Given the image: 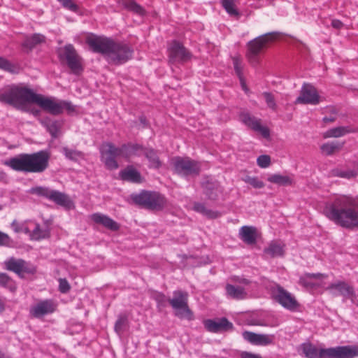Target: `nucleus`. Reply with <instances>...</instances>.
<instances>
[{"mask_svg":"<svg viewBox=\"0 0 358 358\" xmlns=\"http://www.w3.org/2000/svg\"><path fill=\"white\" fill-rule=\"evenodd\" d=\"M63 7L67 8L73 12H78L79 6L73 0H58Z\"/></svg>","mask_w":358,"mask_h":358,"instance_id":"45","label":"nucleus"},{"mask_svg":"<svg viewBox=\"0 0 358 358\" xmlns=\"http://www.w3.org/2000/svg\"><path fill=\"white\" fill-rule=\"evenodd\" d=\"M59 291L61 293L66 294L71 289V286L66 278L59 279Z\"/></svg>","mask_w":358,"mask_h":358,"instance_id":"47","label":"nucleus"},{"mask_svg":"<svg viewBox=\"0 0 358 358\" xmlns=\"http://www.w3.org/2000/svg\"><path fill=\"white\" fill-rule=\"evenodd\" d=\"M257 163L259 167L266 168L271 165V157L267 155H260L257 159Z\"/></svg>","mask_w":358,"mask_h":358,"instance_id":"46","label":"nucleus"},{"mask_svg":"<svg viewBox=\"0 0 358 358\" xmlns=\"http://www.w3.org/2000/svg\"><path fill=\"white\" fill-rule=\"evenodd\" d=\"M3 264L5 269L15 273L21 279H32L37 273V267L23 259L10 257Z\"/></svg>","mask_w":358,"mask_h":358,"instance_id":"11","label":"nucleus"},{"mask_svg":"<svg viewBox=\"0 0 358 358\" xmlns=\"http://www.w3.org/2000/svg\"><path fill=\"white\" fill-rule=\"evenodd\" d=\"M120 177L122 180L134 183H141L143 181L141 173L132 165H128L122 170Z\"/></svg>","mask_w":358,"mask_h":358,"instance_id":"25","label":"nucleus"},{"mask_svg":"<svg viewBox=\"0 0 358 358\" xmlns=\"http://www.w3.org/2000/svg\"><path fill=\"white\" fill-rule=\"evenodd\" d=\"M345 142L337 143H324L321 145L320 149L321 151L324 153L326 155H332L336 152H338L342 150Z\"/></svg>","mask_w":358,"mask_h":358,"instance_id":"35","label":"nucleus"},{"mask_svg":"<svg viewBox=\"0 0 358 358\" xmlns=\"http://www.w3.org/2000/svg\"><path fill=\"white\" fill-rule=\"evenodd\" d=\"M201 185L203 189V194L210 201H216L218 199L219 194L223 192L220 182L217 180H213L208 176L205 178Z\"/></svg>","mask_w":358,"mask_h":358,"instance_id":"19","label":"nucleus"},{"mask_svg":"<svg viewBox=\"0 0 358 358\" xmlns=\"http://www.w3.org/2000/svg\"><path fill=\"white\" fill-rule=\"evenodd\" d=\"M306 358H355L358 356L357 345L338 346L329 348H317L310 342L301 345Z\"/></svg>","mask_w":358,"mask_h":358,"instance_id":"7","label":"nucleus"},{"mask_svg":"<svg viewBox=\"0 0 358 358\" xmlns=\"http://www.w3.org/2000/svg\"><path fill=\"white\" fill-rule=\"evenodd\" d=\"M268 181L282 186L292 185L293 180L287 176L280 174L271 175L268 178Z\"/></svg>","mask_w":358,"mask_h":358,"instance_id":"37","label":"nucleus"},{"mask_svg":"<svg viewBox=\"0 0 358 358\" xmlns=\"http://www.w3.org/2000/svg\"><path fill=\"white\" fill-rule=\"evenodd\" d=\"M243 180L256 189H259L264 187V182L259 180L257 177L247 176L243 179Z\"/></svg>","mask_w":358,"mask_h":358,"instance_id":"44","label":"nucleus"},{"mask_svg":"<svg viewBox=\"0 0 358 358\" xmlns=\"http://www.w3.org/2000/svg\"><path fill=\"white\" fill-rule=\"evenodd\" d=\"M50 155L45 150L27 154H20L11 157L4 164L16 171L42 173L49 166Z\"/></svg>","mask_w":358,"mask_h":358,"instance_id":"5","label":"nucleus"},{"mask_svg":"<svg viewBox=\"0 0 358 358\" xmlns=\"http://www.w3.org/2000/svg\"><path fill=\"white\" fill-rule=\"evenodd\" d=\"M336 120V116L331 115L330 117H324L322 119L323 122L327 124L329 123L334 122Z\"/></svg>","mask_w":358,"mask_h":358,"instance_id":"53","label":"nucleus"},{"mask_svg":"<svg viewBox=\"0 0 358 358\" xmlns=\"http://www.w3.org/2000/svg\"><path fill=\"white\" fill-rule=\"evenodd\" d=\"M0 287L8 289L12 293L17 290L15 280L6 273H0Z\"/></svg>","mask_w":358,"mask_h":358,"instance_id":"30","label":"nucleus"},{"mask_svg":"<svg viewBox=\"0 0 358 358\" xmlns=\"http://www.w3.org/2000/svg\"><path fill=\"white\" fill-rule=\"evenodd\" d=\"M243 81H240L241 84V86H242V88L245 91H248V88L247 87V85L245 83V78L243 77V80H242Z\"/></svg>","mask_w":358,"mask_h":358,"instance_id":"57","label":"nucleus"},{"mask_svg":"<svg viewBox=\"0 0 358 358\" xmlns=\"http://www.w3.org/2000/svg\"><path fill=\"white\" fill-rule=\"evenodd\" d=\"M64 154L67 158L74 160L77 157L80 156L81 153L68 148H64Z\"/></svg>","mask_w":358,"mask_h":358,"instance_id":"48","label":"nucleus"},{"mask_svg":"<svg viewBox=\"0 0 358 358\" xmlns=\"http://www.w3.org/2000/svg\"><path fill=\"white\" fill-rule=\"evenodd\" d=\"M239 120L248 129L259 133L264 138L270 137V131L267 127L263 126L262 120L256 117L248 111H241L238 114Z\"/></svg>","mask_w":358,"mask_h":358,"instance_id":"16","label":"nucleus"},{"mask_svg":"<svg viewBox=\"0 0 358 358\" xmlns=\"http://www.w3.org/2000/svg\"><path fill=\"white\" fill-rule=\"evenodd\" d=\"M226 292L229 296L236 299H243L246 297L247 293L242 287H235L231 284L226 285Z\"/></svg>","mask_w":358,"mask_h":358,"instance_id":"31","label":"nucleus"},{"mask_svg":"<svg viewBox=\"0 0 358 358\" xmlns=\"http://www.w3.org/2000/svg\"><path fill=\"white\" fill-rule=\"evenodd\" d=\"M323 214L338 226L348 229L358 228V197L340 195L327 203Z\"/></svg>","mask_w":358,"mask_h":358,"instance_id":"3","label":"nucleus"},{"mask_svg":"<svg viewBox=\"0 0 358 358\" xmlns=\"http://www.w3.org/2000/svg\"><path fill=\"white\" fill-rule=\"evenodd\" d=\"M101 159L108 170L118 169L117 157L129 161L131 157L139 156L143 153L148 159L152 168L159 169L162 166L157 151L153 148H147L138 143H127L117 147L111 142H103L99 148Z\"/></svg>","mask_w":358,"mask_h":358,"instance_id":"2","label":"nucleus"},{"mask_svg":"<svg viewBox=\"0 0 358 358\" xmlns=\"http://www.w3.org/2000/svg\"><path fill=\"white\" fill-rule=\"evenodd\" d=\"M331 175L333 176L350 179L351 178L356 177L357 173L356 171H355L353 170L344 171H341L338 169H334L331 171Z\"/></svg>","mask_w":358,"mask_h":358,"instance_id":"42","label":"nucleus"},{"mask_svg":"<svg viewBox=\"0 0 358 358\" xmlns=\"http://www.w3.org/2000/svg\"><path fill=\"white\" fill-rule=\"evenodd\" d=\"M31 192L38 196L45 197L55 204L62 206L65 210H69L75 208L73 201L67 194L63 192L43 187L32 188Z\"/></svg>","mask_w":358,"mask_h":358,"instance_id":"12","label":"nucleus"},{"mask_svg":"<svg viewBox=\"0 0 358 358\" xmlns=\"http://www.w3.org/2000/svg\"><path fill=\"white\" fill-rule=\"evenodd\" d=\"M46 43V37L41 34H33L26 36L21 44L22 50L26 52H31L37 45Z\"/></svg>","mask_w":358,"mask_h":358,"instance_id":"23","label":"nucleus"},{"mask_svg":"<svg viewBox=\"0 0 358 358\" xmlns=\"http://www.w3.org/2000/svg\"><path fill=\"white\" fill-rule=\"evenodd\" d=\"M327 289L336 290L344 299H350L352 302H354L356 297L354 287L345 281L338 280L331 283Z\"/></svg>","mask_w":358,"mask_h":358,"instance_id":"21","label":"nucleus"},{"mask_svg":"<svg viewBox=\"0 0 358 358\" xmlns=\"http://www.w3.org/2000/svg\"><path fill=\"white\" fill-rule=\"evenodd\" d=\"M326 113H330L331 115H335L338 114V110L335 106H330L326 108Z\"/></svg>","mask_w":358,"mask_h":358,"instance_id":"52","label":"nucleus"},{"mask_svg":"<svg viewBox=\"0 0 358 358\" xmlns=\"http://www.w3.org/2000/svg\"><path fill=\"white\" fill-rule=\"evenodd\" d=\"M271 295L274 301L287 310L296 311L300 308V303L295 297L279 285L271 288Z\"/></svg>","mask_w":358,"mask_h":358,"instance_id":"15","label":"nucleus"},{"mask_svg":"<svg viewBox=\"0 0 358 358\" xmlns=\"http://www.w3.org/2000/svg\"><path fill=\"white\" fill-rule=\"evenodd\" d=\"M50 232L48 229H42L39 224H36L33 231L30 233L31 240L38 241L43 238H49Z\"/></svg>","mask_w":358,"mask_h":358,"instance_id":"38","label":"nucleus"},{"mask_svg":"<svg viewBox=\"0 0 358 358\" xmlns=\"http://www.w3.org/2000/svg\"><path fill=\"white\" fill-rule=\"evenodd\" d=\"M24 231H25V232H26V233L29 232V229H28V228H25V230H24Z\"/></svg>","mask_w":358,"mask_h":358,"instance_id":"59","label":"nucleus"},{"mask_svg":"<svg viewBox=\"0 0 358 358\" xmlns=\"http://www.w3.org/2000/svg\"><path fill=\"white\" fill-rule=\"evenodd\" d=\"M205 329L210 332L217 333L229 331L233 329L234 326L226 317L217 320L208 319L203 321Z\"/></svg>","mask_w":358,"mask_h":358,"instance_id":"20","label":"nucleus"},{"mask_svg":"<svg viewBox=\"0 0 358 358\" xmlns=\"http://www.w3.org/2000/svg\"><path fill=\"white\" fill-rule=\"evenodd\" d=\"M129 328V322L128 319V315L126 313H122L118 316L117 320L115 323L114 329L115 331L121 336L124 331L128 330Z\"/></svg>","mask_w":358,"mask_h":358,"instance_id":"29","label":"nucleus"},{"mask_svg":"<svg viewBox=\"0 0 358 358\" xmlns=\"http://www.w3.org/2000/svg\"><path fill=\"white\" fill-rule=\"evenodd\" d=\"M85 43L92 52L108 57L109 62L116 66L130 60L134 52L129 43L94 34L86 37Z\"/></svg>","mask_w":358,"mask_h":358,"instance_id":"4","label":"nucleus"},{"mask_svg":"<svg viewBox=\"0 0 358 358\" xmlns=\"http://www.w3.org/2000/svg\"><path fill=\"white\" fill-rule=\"evenodd\" d=\"M173 294L172 299H168L162 292L156 290L150 291L151 298L157 302L159 308L165 307L169 303L174 310L175 316L180 319L192 320L194 314L188 304V293L182 290H176Z\"/></svg>","mask_w":358,"mask_h":358,"instance_id":"6","label":"nucleus"},{"mask_svg":"<svg viewBox=\"0 0 358 358\" xmlns=\"http://www.w3.org/2000/svg\"><path fill=\"white\" fill-rule=\"evenodd\" d=\"M139 121H140L141 124L143 125V128L150 127L149 121L148 120L147 117L144 115H142L139 117Z\"/></svg>","mask_w":358,"mask_h":358,"instance_id":"50","label":"nucleus"},{"mask_svg":"<svg viewBox=\"0 0 358 358\" xmlns=\"http://www.w3.org/2000/svg\"><path fill=\"white\" fill-rule=\"evenodd\" d=\"M45 125L47 127L48 131L53 137H57V134L59 133L62 127V123L57 120H48L45 122Z\"/></svg>","mask_w":358,"mask_h":358,"instance_id":"40","label":"nucleus"},{"mask_svg":"<svg viewBox=\"0 0 358 358\" xmlns=\"http://www.w3.org/2000/svg\"><path fill=\"white\" fill-rule=\"evenodd\" d=\"M320 102V96L317 89L311 84L304 83L301 87L300 95L295 103L301 104L317 105Z\"/></svg>","mask_w":358,"mask_h":358,"instance_id":"18","label":"nucleus"},{"mask_svg":"<svg viewBox=\"0 0 358 358\" xmlns=\"http://www.w3.org/2000/svg\"><path fill=\"white\" fill-rule=\"evenodd\" d=\"M130 198L134 204L149 210L161 211L168 204L166 198L155 191L142 190L138 194H132Z\"/></svg>","mask_w":358,"mask_h":358,"instance_id":"9","label":"nucleus"},{"mask_svg":"<svg viewBox=\"0 0 358 358\" xmlns=\"http://www.w3.org/2000/svg\"><path fill=\"white\" fill-rule=\"evenodd\" d=\"M240 238L247 245H253L257 243V229L253 227L243 226L239 231Z\"/></svg>","mask_w":358,"mask_h":358,"instance_id":"26","label":"nucleus"},{"mask_svg":"<svg viewBox=\"0 0 358 358\" xmlns=\"http://www.w3.org/2000/svg\"><path fill=\"white\" fill-rule=\"evenodd\" d=\"M10 241V237L6 234L0 231V246L8 245Z\"/></svg>","mask_w":358,"mask_h":358,"instance_id":"49","label":"nucleus"},{"mask_svg":"<svg viewBox=\"0 0 358 358\" xmlns=\"http://www.w3.org/2000/svg\"><path fill=\"white\" fill-rule=\"evenodd\" d=\"M117 2L128 11L136 15L145 16L147 14L145 9L134 0H118Z\"/></svg>","mask_w":358,"mask_h":358,"instance_id":"28","label":"nucleus"},{"mask_svg":"<svg viewBox=\"0 0 358 358\" xmlns=\"http://www.w3.org/2000/svg\"><path fill=\"white\" fill-rule=\"evenodd\" d=\"M352 131L349 127H337L335 128H332L327 131L323 134V137L324 138H338L343 136L348 133H350Z\"/></svg>","mask_w":358,"mask_h":358,"instance_id":"32","label":"nucleus"},{"mask_svg":"<svg viewBox=\"0 0 358 358\" xmlns=\"http://www.w3.org/2000/svg\"><path fill=\"white\" fill-rule=\"evenodd\" d=\"M284 245L277 241H272L268 248L264 249V252L273 258L277 256H282L284 255Z\"/></svg>","mask_w":358,"mask_h":358,"instance_id":"33","label":"nucleus"},{"mask_svg":"<svg viewBox=\"0 0 358 358\" xmlns=\"http://www.w3.org/2000/svg\"><path fill=\"white\" fill-rule=\"evenodd\" d=\"M241 357L242 358H262V357H261L259 355H254V354L249 353V352H243V353H242Z\"/></svg>","mask_w":358,"mask_h":358,"instance_id":"54","label":"nucleus"},{"mask_svg":"<svg viewBox=\"0 0 358 358\" xmlns=\"http://www.w3.org/2000/svg\"><path fill=\"white\" fill-rule=\"evenodd\" d=\"M245 339L255 345H268L273 342V336L268 335L257 334L253 332L245 331Z\"/></svg>","mask_w":358,"mask_h":358,"instance_id":"27","label":"nucleus"},{"mask_svg":"<svg viewBox=\"0 0 358 358\" xmlns=\"http://www.w3.org/2000/svg\"><path fill=\"white\" fill-rule=\"evenodd\" d=\"M57 308V303L53 299L41 300L31 307L29 313L31 317L42 318L55 312Z\"/></svg>","mask_w":358,"mask_h":358,"instance_id":"17","label":"nucleus"},{"mask_svg":"<svg viewBox=\"0 0 358 358\" xmlns=\"http://www.w3.org/2000/svg\"><path fill=\"white\" fill-rule=\"evenodd\" d=\"M331 26L336 29H341L344 26V24L339 20H333L331 22Z\"/></svg>","mask_w":358,"mask_h":358,"instance_id":"51","label":"nucleus"},{"mask_svg":"<svg viewBox=\"0 0 358 358\" xmlns=\"http://www.w3.org/2000/svg\"><path fill=\"white\" fill-rule=\"evenodd\" d=\"M0 69L11 73H18L20 66L17 64H13L6 58L0 56Z\"/></svg>","mask_w":358,"mask_h":358,"instance_id":"36","label":"nucleus"},{"mask_svg":"<svg viewBox=\"0 0 358 358\" xmlns=\"http://www.w3.org/2000/svg\"><path fill=\"white\" fill-rule=\"evenodd\" d=\"M281 38V33L272 31L250 41L246 45L245 54L248 62L252 66L259 65L260 63L259 56L265 54L268 48L280 41Z\"/></svg>","mask_w":358,"mask_h":358,"instance_id":"8","label":"nucleus"},{"mask_svg":"<svg viewBox=\"0 0 358 358\" xmlns=\"http://www.w3.org/2000/svg\"><path fill=\"white\" fill-rule=\"evenodd\" d=\"M91 220L95 223L102 225L111 231H117L120 229V224L107 215L101 213H94L91 215Z\"/></svg>","mask_w":358,"mask_h":358,"instance_id":"24","label":"nucleus"},{"mask_svg":"<svg viewBox=\"0 0 358 358\" xmlns=\"http://www.w3.org/2000/svg\"><path fill=\"white\" fill-rule=\"evenodd\" d=\"M222 7L231 15L239 17L240 13L235 5V0H222Z\"/></svg>","mask_w":358,"mask_h":358,"instance_id":"39","label":"nucleus"},{"mask_svg":"<svg viewBox=\"0 0 358 358\" xmlns=\"http://www.w3.org/2000/svg\"><path fill=\"white\" fill-rule=\"evenodd\" d=\"M232 61L234 64V71L236 74L237 75L240 81H243V68L242 66V59L241 56L236 55L232 57Z\"/></svg>","mask_w":358,"mask_h":358,"instance_id":"41","label":"nucleus"},{"mask_svg":"<svg viewBox=\"0 0 358 358\" xmlns=\"http://www.w3.org/2000/svg\"><path fill=\"white\" fill-rule=\"evenodd\" d=\"M167 52L169 62L171 64L176 62L185 64L190 62L193 57L192 53L185 47L182 42L177 40H173L169 43Z\"/></svg>","mask_w":358,"mask_h":358,"instance_id":"14","label":"nucleus"},{"mask_svg":"<svg viewBox=\"0 0 358 358\" xmlns=\"http://www.w3.org/2000/svg\"><path fill=\"white\" fill-rule=\"evenodd\" d=\"M0 358H10L5 353L0 350Z\"/></svg>","mask_w":358,"mask_h":358,"instance_id":"58","label":"nucleus"},{"mask_svg":"<svg viewBox=\"0 0 358 358\" xmlns=\"http://www.w3.org/2000/svg\"><path fill=\"white\" fill-rule=\"evenodd\" d=\"M326 275L322 273H305L299 278V283L305 289L308 290L315 289L321 286V284L316 282V280H322Z\"/></svg>","mask_w":358,"mask_h":358,"instance_id":"22","label":"nucleus"},{"mask_svg":"<svg viewBox=\"0 0 358 358\" xmlns=\"http://www.w3.org/2000/svg\"><path fill=\"white\" fill-rule=\"evenodd\" d=\"M235 282H238L240 283H243L245 285H248L250 283V281L247 279L243 278V279H238V278H235L234 279Z\"/></svg>","mask_w":358,"mask_h":358,"instance_id":"55","label":"nucleus"},{"mask_svg":"<svg viewBox=\"0 0 358 358\" xmlns=\"http://www.w3.org/2000/svg\"><path fill=\"white\" fill-rule=\"evenodd\" d=\"M5 306L4 300L0 296V313L4 311Z\"/></svg>","mask_w":358,"mask_h":358,"instance_id":"56","label":"nucleus"},{"mask_svg":"<svg viewBox=\"0 0 358 358\" xmlns=\"http://www.w3.org/2000/svg\"><path fill=\"white\" fill-rule=\"evenodd\" d=\"M171 164L175 172L179 175L196 176L201 172L199 163L189 157H176L171 159Z\"/></svg>","mask_w":358,"mask_h":358,"instance_id":"13","label":"nucleus"},{"mask_svg":"<svg viewBox=\"0 0 358 358\" xmlns=\"http://www.w3.org/2000/svg\"><path fill=\"white\" fill-rule=\"evenodd\" d=\"M57 57L62 64H66L74 74L83 71V59L72 44H66L57 50Z\"/></svg>","mask_w":358,"mask_h":358,"instance_id":"10","label":"nucleus"},{"mask_svg":"<svg viewBox=\"0 0 358 358\" xmlns=\"http://www.w3.org/2000/svg\"><path fill=\"white\" fill-rule=\"evenodd\" d=\"M263 96L268 107L274 111L277 110L278 106L275 103L274 95L271 92H265L263 93Z\"/></svg>","mask_w":358,"mask_h":358,"instance_id":"43","label":"nucleus"},{"mask_svg":"<svg viewBox=\"0 0 358 358\" xmlns=\"http://www.w3.org/2000/svg\"><path fill=\"white\" fill-rule=\"evenodd\" d=\"M193 210L206 215L207 217L210 219H215L220 215L218 212L207 209L204 203L199 202L194 203Z\"/></svg>","mask_w":358,"mask_h":358,"instance_id":"34","label":"nucleus"},{"mask_svg":"<svg viewBox=\"0 0 358 358\" xmlns=\"http://www.w3.org/2000/svg\"><path fill=\"white\" fill-rule=\"evenodd\" d=\"M0 101L23 111H27V104L36 103L43 111L52 115H61L64 110L71 115L76 110L71 102L57 101L54 98L36 94L31 89L22 85L9 86L0 94Z\"/></svg>","mask_w":358,"mask_h":358,"instance_id":"1","label":"nucleus"}]
</instances>
